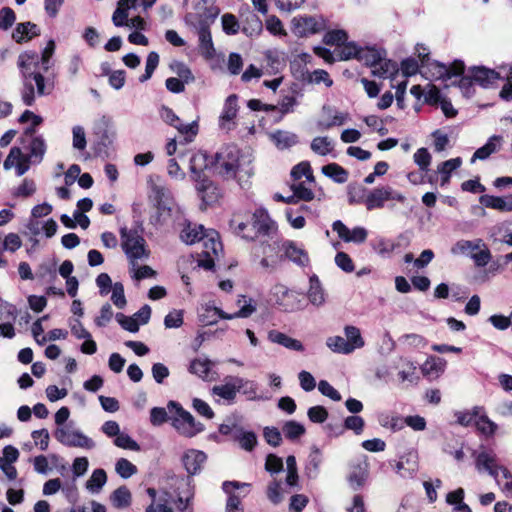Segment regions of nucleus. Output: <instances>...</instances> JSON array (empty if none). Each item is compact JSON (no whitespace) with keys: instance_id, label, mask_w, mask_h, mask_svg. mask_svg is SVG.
Returning a JSON list of instances; mask_svg holds the SVG:
<instances>
[{"instance_id":"nucleus-1","label":"nucleus","mask_w":512,"mask_h":512,"mask_svg":"<svg viewBox=\"0 0 512 512\" xmlns=\"http://www.w3.org/2000/svg\"><path fill=\"white\" fill-rule=\"evenodd\" d=\"M34 121L27 126L19 138L22 148L27 151L23 153L20 147H12L7 158L4 161V169L9 170L15 165L16 175H24L30 168V165H36L42 162L47 150V144L42 135H36Z\"/></svg>"},{"instance_id":"nucleus-2","label":"nucleus","mask_w":512,"mask_h":512,"mask_svg":"<svg viewBox=\"0 0 512 512\" xmlns=\"http://www.w3.org/2000/svg\"><path fill=\"white\" fill-rule=\"evenodd\" d=\"M18 67L22 75L23 88L21 98L25 105L32 106L35 102V88L39 96L47 94L45 91V78L39 69L38 53L34 51H25L18 56Z\"/></svg>"},{"instance_id":"nucleus-3","label":"nucleus","mask_w":512,"mask_h":512,"mask_svg":"<svg viewBox=\"0 0 512 512\" xmlns=\"http://www.w3.org/2000/svg\"><path fill=\"white\" fill-rule=\"evenodd\" d=\"M221 153L217 152L210 156L206 151L194 152L189 159V170L194 182H200L206 178L221 174L222 165H219Z\"/></svg>"},{"instance_id":"nucleus-4","label":"nucleus","mask_w":512,"mask_h":512,"mask_svg":"<svg viewBox=\"0 0 512 512\" xmlns=\"http://www.w3.org/2000/svg\"><path fill=\"white\" fill-rule=\"evenodd\" d=\"M167 409L169 413H174L170 418L171 425L180 435L192 438L204 430V425L197 422L180 403L171 400L167 404Z\"/></svg>"},{"instance_id":"nucleus-5","label":"nucleus","mask_w":512,"mask_h":512,"mask_svg":"<svg viewBox=\"0 0 512 512\" xmlns=\"http://www.w3.org/2000/svg\"><path fill=\"white\" fill-rule=\"evenodd\" d=\"M120 237L121 247L133 267L136 266L138 260L149 258L150 251L146 247V241L136 229L122 227Z\"/></svg>"},{"instance_id":"nucleus-6","label":"nucleus","mask_w":512,"mask_h":512,"mask_svg":"<svg viewBox=\"0 0 512 512\" xmlns=\"http://www.w3.org/2000/svg\"><path fill=\"white\" fill-rule=\"evenodd\" d=\"M250 226L249 233H245V240L249 242L263 237L273 239L278 233L277 223L264 208H258L250 213Z\"/></svg>"},{"instance_id":"nucleus-7","label":"nucleus","mask_w":512,"mask_h":512,"mask_svg":"<svg viewBox=\"0 0 512 512\" xmlns=\"http://www.w3.org/2000/svg\"><path fill=\"white\" fill-rule=\"evenodd\" d=\"M198 37V49L201 56L209 62L212 70H221L222 62L224 60L222 59L221 54H216V50L212 42L211 32L207 26V22L201 23V25L198 27Z\"/></svg>"},{"instance_id":"nucleus-8","label":"nucleus","mask_w":512,"mask_h":512,"mask_svg":"<svg viewBox=\"0 0 512 512\" xmlns=\"http://www.w3.org/2000/svg\"><path fill=\"white\" fill-rule=\"evenodd\" d=\"M55 439L68 447H80L92 449L95 446L94 441L81 431L74 430L70 425L57 427L54 431Z\"/></svg>"},{"instance_id":"nucleus-9","label":"nucleus","mask_w":512,"mask_h":512,"mask_svg":"<svg viewBox=\"0 0 512 512\" xmlns=\"http://www.w3.org/2000/svg\"><path fill=\"white\" fill-rule=\"evenodd\" d=\"M388 200H396L400 203H404L406 201V197L390 186H381L371 190L367 194L364 203L367 210L371 211L383 208L385 202Z\"/></svg>"},{"instance_id":"nucleus-10","label":"nucleus","mask_w":512,"mask_h":512,"mask_svg":"<svg viewBox=\"0 0 512 512\" xmlns=\"http://www.w3.org/2000/svg\"><path fill=\"white\" fill-rule=\"evenodd\" d=\"M243 161L244 159L240 156V151L236 146L226 147V181L235 179L243 187L242 178L250 175L249 170L243 167Z\"/></svg>"},{"instance_id":"nucleus-11","label":"nucleus","mask_w":512,"mask_h":512,"mask_svg":"<svg viewBox=\"0 0 512 512\" xmlns=\"http://www.w3.org/2000/svg\"><path fill=\"white\" fill-rule=\"evenodd\" d=\"M325 20L321 16H298L291 22V30L298 37H308L324 30Z\"/></svg>"},{"instance_id":"nucleus-12","label":"nucleus","mask_w":512,"mask_h":512,"mask_svg":"<svg viewBox=\"0 0 512 512\" xmlns=\"http://www.w3.org/2000/svg\"><path fill=\"white\" fill-rule=\"evenodd\" d=\"M237 392H241L252 400L256 398L255 382L237 376H226V403L234 402Z\"/></svg>"},{"instance_id":"nucleus-13","label":"nucleus","mask_w":512,"mask_h":512,"mask_svg":"<svg viewBox=\"0 0 512 512\" xmlns=\"http://www.w3.org/2000/svg\"><path fill=\"white\" fill-rule=\"evenodd\" d=\"M250 488V483L226 481V512H243L241 502L250 493Z\"/></svg>"},{"instance_id":"nucleus-14","label":"nucleus","mask_w":512,"mask_h":512,"mask_svg":"<svg viewBox=\"0 0 512 512\" xmlns=\"http://www.w3.org/2000/svg\"><path fill=\"white\" fill-rule=\"evenodd\" d=\"M369 475V463L365 456L353 460L350 463V472L347 477L353 490H359L366 482Z\"/></svg>"},{"instance_id":"nucleus-15","label":"nucleus","mask_w":512,"mask_h":512,"mask_svg":"<svg viewBox=\"0 0 512 512\" xmlns=\"http://www.w3.org/2000/svg\"><path fill=\"white\" fill-rule=\"evenodd\" d=\"M226 435L239 445V447L247 452H251L256 447L258 440L253 431H247L241 426L229 427L226 424Z\"/></svg>"},{"instance_id":"nucleus-16","label":"nucleus","mask_w":512,"mask_h":512,"mask_svg":"<svg viewBox=\"0 0 512 512\" xmlns=\"http://www.w3.org/2000/svg\"><path fill=\"white\" fill-rule=\"evenodd\" d=\"M332 229L338 234V237L344 242L363 243L367 238V230L363 227H355L350 230L341 220H336L332 224Z\"/></svg>"},{"instance_id":"nucleus-17","label":"nucleus","mask_w":512,"mask_h":512,"mask_svg":"<svg viewBox=\"0 0 512 512\" xmlns=\"http://www.w3.org/2000/svg\"><path fill=\"white\" fill-rule=\"evenodd\" d=\"M196 189L205 207L217 203L221 197V189L217 187L210 178L197 182Z\"/></svg>"},{"instance_id":"nucleus-18","label":"nucleus","mask_w":512,"mask_h":512,"mask_svg":"<svg viewBox=\"0 0 512 512\" xmlns=\"http://www.w3.org/2000/svg\"><path fill=\"white\" fill-rule=\"evenodd\" d=\"M470 73L476 84L483 88L493 85L502 76V72L488 69L483 66H474L470 69Z\"/></svg>"},{"instance_id":"nucleus-19","label":"nucleus","mask_w":512,"mask_h":512,"mask_svg":"<svg viewBox=\"0 0 512 512\" xmlns=\"http://www.w3.org/2000/svg\"><path fill=\"white\" fill-rule=\"evenodd\" d=\"M229 227L234 235L245 240V233H249V228H251L250 212L245 210L233 213Z\"/></svg>"},{"instance_id":"nucleus-20","label":"nucleus","mask_w":512,"mask_h":512,"mask_svg":"<svg viewBox=\"0 0 512 512\" xmlns=\"http://www.w3.org/2000/svg\"><path fill=\"white\" fill-rule=\"evenodd\" d=\"M40 35V28L30 21L18 23L13 30L12 38L17 43L28 42Z\"/></svg>"},{"instance_id":"nucleus-21","label":"nucleus","mask_w":512,"mask_h":512,"mask_svg":"<svg viewBox=\"0 0 512 512\" xmlns=\"http://www.w3.org/2000/svg\"><path fill=\"white\" fill-rule=\"evenodd\" d=\"M223 318L224 311L214 301H208L199 309V320L203 325H213Z\"/></svg>"},{"instance_id":"nucleus-22","label":"nucleus","mask_w":512,"mask_h":512,"mask_svg":"<svg viewBox=\"0 0 512 512\" xmlns=\"http://www.w3.org/2000/svg\"><path fill=\"white\" fill-rule=\"evenodd\" d=\"M205 460L206 455L202 451L192 449L186 452L182 457V463L189 474L188 477L197 474Z\"/></svg>"},{"instance_id":"nucleus-23","label":"nucleus","mask_w":512,"mask_h":512,"mask_svg":"<svg viewBox=\"0 0 512 512\" xmlns=\"http://www.w3.org/2000/svg\"><path fill=\"white\" fill-rule=\"evenodd\" d=\"M398 240H406V237L404 234H400L398 236ZM400 245V242L395 243L394 241L381 236H378L370 241L371 248L383 257L389 256L395 249L400 247Z\"/></svg>"},{"instance_id":"nucleus-24","label":"nucleus","mask_w":512,"mask_h":512,"mask_svg":"<svg viewBox=\"0 0 512 512\" xmlns=\"http://www.w3.org/2000/svg\"><path fill=\"white\" fill-rule=\"evenodd\" d=\"M502 137L499 135H493L491 136L488 141L480 148H478L472 158L470 159V162L473 164L476 160H485L490 157L493 153H496L501 146Z\"/></svg>"},{"instance_id":"nucleus-25","label":"nucleus","mask_w":512,"mask_h":512,"mask_svg":"<svg viewBox=\"0 0 512 512\" xmlns=\"http://www.w3.org/2000/svg\"><path fill=\"white\" fill-rule=\"evenodd\" d=\"M236 305L239 309L233 313H226V320L234 318H247L256 311L255 301L245 295H240L238 297Z\"/></svg>"},{"instance_id":"nucleus-26","label":"nucleus","mask_w":512,"mask_h":512,"mask_svg":"<svg viewBox=\"0 0 512 512\" xmlns=\"http://www.w3.org/2000/svg\"><path fill=\"white\" fill-rule=\"evenodd\" d=\"M205 232L206 229L203 225H196L186 221L183 229L181 230L180 239L187 245H193L194 243L201 241Z\"/></svg>"},{"instance_id":"nucleus-27","label":"nucleus","mask_w":512,"mask_h":512,"mask_svg":"<svg viewBox=\"0 0 512 512\" xmlns=\"http://www.w3.org/2000/svg\"><path fill=\"white\" fill-rule=\"evenodd\" d=\"M285 256L298 266L305 267L309 264V256L305 250L299 248L293 241L283 244Z\"/></svg>"},{"instance_id":"nucleus-28","label":"nucleus","mask_w":512,"mask_h":512,"mask_svg":"<svg viewBox=\"0 0 512 512\" xmlns=\"http://www.w3.org/2000/svg\"><path fill=\"white\" fill-rule=\"evenodd\" d=\"M268 339L273 343L279 344L293 351L302 352L304 350V346L299 340L294 339L277 330L270 331L268 334Z\"/></svg>"},{"instance_id":"nucleus-29","label":"nucleus","mask_w":512,"mask_h":512,"mask_svg":"<svg viewBox=\"0 0 512 512\" xmlns=\"http://www.w3.org/2000/svg\"><path fill=\"white\" fill-rule=\"evenodd\" d=\"M386 57V51L374 47H361L358 60L374 68Z\"/></svg>"},{"instance_id":"nucleus-30","label":"nucleus","mask_w":512,"mask_h":512,"mask_svg":"<svg viewBox=\"0 0 512 512\" xmlns=\"http://www.w3.org/2000/svg\"><path fill=\"white\" fill-rule=\"evenodd\" d=\"M322 461L323 457L320 449L317 446H312L305 467V472L308 478L315 479L318 476Z\"/></svg>"},{"instance_id":"nucleus-31","label":"nucleus","mask_w":512,"mask_h":512,"mask_svg":"<svg viewBox=\"0 0 512 512\" xmlns=\"http://www.w3.org/2000/svg\"><path fill=\"white\" fill-rule=\"evenodd\" d=\"M219 13L220 9L218 7L210 5L209 7H205V11L201 15L192 13L187 14L185 20L187 23L191 24H195L197 21L198 26H200L201 23H206L207 21V26L209 27L210 23L214 22Z\"/></svg>"},{"instance_id":"nucleus-32","label":"nucleus","mask_w":512,"mask_h":512,"mask_svg":"<svg viewBox=\"0 0 512 512\" xmlns=\"http://www.w3.org/2000/svg\"><path fill=\"white\" fill-rule=\"evenodd\" d=\"M310 287L308 290V299L314 306H321L325 303V293L320 280L316 275L309 279Z\"/></svg>"},{"instance_id":"nucleus-33","label":"nucleus","mask_w":512,"mask_h":512,"mask_svg":"<svg viewBox=\"0 0 512 512\" xmlns=\"http://www.w3.org/2000/svg\"><path fill=\"white\" fill-rule=\"evenodd\" d=\"M475 458V467L478 472H486L497 464V456L493 451H481L473 453Z\"/></svg>"},{"instance_id":"nucleus-34","label":"nucleus","mask_w":512,"mask_h":512,"mask_svg":"<svg viewBox=\"0 0 512 512\" xmlns=\"http://www.w3.org/2000/svg\"><path fill=\"white\" fill-rule=\"evenodd\" d=\"M322 173L339 184L345 183L349 176L348 171L337 163H329L323 166Z\"/></svg>"},{"instance_id":"nucleus-35","label":"nucleus","mask_w":512,"mask_h":512,"mask_svg":"<svg viewBox=\"0 0 512 512\" xmlns=\"http://www.w3.org/2000/svg\"><path fill=\"white\" fill-rule=\"evenodd\" d=\"M398 71V64L384 57V59L376 67L372 69V74L379 78H392L398 73Z\"/></svg>"},{"instance_id":"nucleus-36","label":"nucleus","mask_w":512,"mask_h":512,"mask_svg":"<svg viewBox=\"0 0 512 512\" xmlns=\"http://www.w3.org/2000/svg\"><path fill=\"white\" fill-rule=\"evenodd\" d=\"M201 241H203L204 250H209L213 255H218V251L223 248L219 232L213 229L206 230Z\"/></svg>"},{"instance_id":"nucleus-37","label":"nucleus","mask_w":512,"mask_h":512,"mask_svg":"<svg viewBox=\"0 0 512 512\" xmlns=\"http://www.w3.org/2000/svg\"><path fill=\"white\" fill-rule=\"evenodd\" d=\"M361 47L355 42H344L339 47H335V53L338 56V61H346L350 59L359 58Z\"/></svg>"},{"instance_id":"nucleus-38","label":"nucleus","mask_w":512,"mask_h":512,"mask_svg":"<svg viewBox=\"0 0 512 512\" xmlns=\"http://www.w3.org/2000/svg\"><path fill=\"white\" fill-rule=\"evenodd\" d=\"M155 193V206L159 212V215H162L163 213H167L168 215L171 213V204L172 200L169 197V193L167 190L163 187H155L154 188Z\"/></svg>"},{"instance_id":"nucleus-39","label":"nucleus","mask_w":512,"mask_h":512,"mask_svg":"<svg viewBox=\"0 0 512 512\" xmlns=\"http://www.w3.org/2000/svg\"><path fill=\"white\" fill-rule=\"evenodd\" d=\"M462 164V159L456 157L440 163L437 167V172L441 174V186L446 185L450 180L451 173L458 169Z\"/></svg>"},{"instance_id":"nucleus-40","label":"nucleus","mask_w":512,"mask_h":512,"mask_svg":"<svg viewBox=\"0 0 512 512\" xmlns=\"http://www.w3.org/2000/svg\"><path fill=\"white\" fill-rule=\"evenodd\" d=\"M483 410L484 407L482 406H474L471 410L457 411L455 413L457 423L464 427H469L472 424L475 425V421Z\"/></svg>"},{"instance_id":"nucleus-41","label":"nucleus","mask_w":512,"mask_h":512,"mask_svg":"<svg viewBox=\"0 0 512 512\" xmlns=\"http://www.w3.org/2000/svg\"><path fill=\"white\" fill-rule=\"evenodd\" d=\"M110 500L114 507L126 508L131 504V492L125 485L120 486L111 494Z\"/></svg>"},{"instance_id":"nucleus-42","label":"nucleus","mask_w":512,"mask_h":512,"mask_svg":"<svg viewBox=\"0 0 512 512\" xmlns=\"http://www.w3.org/2000/svg\"><path fill=\"white\" fill-rule=\"evenodd\" d=\"M476 429L486 437H492L497 431V424L493 422L485 413L481 412L475 421Z\"/></svg>"},{"instance_id":"nucleus-43","label":"nucleus","mask_w":512,"mask_h":512,"mask_svg":"<svg viewBox=\"0 0 512 512\" xmlns=\"http://www.w3.org/2000/svg\"><path fill=\"white\" fill-rule=\"evenodd\" d=\"M271 137L279 149H288L298 142L297 135L287 131H276Z\"/></svg>"},{"instance_id":"nucleus-44","label":"nucleus","mask_w":512,"mask_h":512,"mask_svg":"<svg viewBox=\"0 0 512 512\" xmlns=\"http://www.w3.org/2000/svg\"><path fill=\"white\" fill-rule=\"evenodd\" d=\"M437 66L439 68V77L443 79H450L453 76L462 75L465 69L464 62L461 60H455L450 66L442 63H437Z\"/></svg>"},{"instance_id":"nucleus-45","label":"nucleus","mask_w":512,"mask_h":512,"mask_svg":"<svg viewBox=\"0 0 512 512\" xmlns=\"http://www.w3.org/2000/svg\"><path fill=\"white\" fill-rule=\"evenodd\" d=\"M326 345L334 353L348 355L353 352V347H350L346 339L341 336L328 337Z\"/></svg>"},{"instance_id":"nucleus-46","label":"nucleus","mask_w":512,"mask_h":512,"mask_svg":"<svg viewBox=\"0 0 512 512\" xmlns=\"http://www.w3.org/2000/svg\"><path fill=\"white\" fill-rule=\"evenodd\" d=\"M344 333L346 336V342L349 343L350 347H353V352L356 349L364 347L365 341L358 327L353 325H346L344 327Z\"/></svg>"},{"instance_id":"nucleus-47","label":"nucleus","mask_w":512,"mask_h":512,"mask_svg":"<svg viewBox=\"0 0 512 512\" xmlns=\"http://www.w3.org/2000/svg\"><path fill=\"white\" fill-rule=\"evenodd\" d=\"M107 481L105 470L99 468L92 472V475L86 482V488L92 493H98Z\"/></svg>"},{"instance_id":"nucleus-48","label":"nucleus","mask_w":512,"mask_h":512,"mask_svg":"<svg viewBox=\"0 0 512 512\" xmlns=\"http://www.w3.org/2000/svg\"><path fill=\"white\" fill-rule=\"evenodd\" d=\"M182 485L185 486V490L178 493L177 499V508L181 511L187 508L190 499L194 495V485L192 478L186 477V479H183Z\"/></svg>"},{"instance_id":"nucleus-49","label":"nucleus","mask_w":512,"mask_h":512,"mask_svg":"<svg viewBox=\"0 0 512 512\" xmlns=\"http://www.w3.org/2000/svg\"><path fill=\"white\" fill-rule=\"evenodd\" d=\"M174 128L184 136L185 143L192 142L199 132V124L197 120L184 124L180 119Z\"/></svg>"},{"instance_id":"nucleus-50","label":"nucleus","mask_w":512,"mask_h":512,"mask_svg":"<svg viewBox=\"0 0 512 512\" xmlns=\"http://www.w3.org/2000/svg\"><path fill=\"white\" fill-rule=\"evenodd\" d=\"M310 147L314 153L320 156H326L330 154L333 150L332 142L329 140L327 136L315 137L312 140Z\"/></svg>"},{"instance_id":"nucleus-51","label":"nucleus","mask_w":512,"mask_h":512,"mask_svg":"<svg viewBox=\"0 0 512 512\" xmlns=\"http://www.w3.org/2000/svg\"><path fill=\"white\" fill-rule=\"evenodd\" d=\"M282 431L285 437L289 440H296L305 434V427L294 420H289L283 425Z\"/></svg>"},{"instance_id":"nucleus-52","label":"nucleus","mask_w":512,"mask_h":512,"mask_svg":"<svg viewBox=\"0 0 512 512\" xmlns=\"http://www.w3.org/2000/svg\"><path fill=\"white\" fill-rule=\"evenodd\" d=\"M115 470L123 479H128L137 473V467L126 458H120L117 460Z\"/></svg>"},{"instance_id":"nucleus-53","label":"nucleus","mask_w":512,"mask_h":512,"mask_svg":"<svg viewBox=\"0 0 512 512\" xmlns=\"http://www.w3.org/2000/svg\"><path fill=\"white\" fill-rule=\"evenodd\" d=\"M159 64V55L155 51H151L146 58L145 73L139 77V81L144 83L148 81Z\"/></svg>"},{"instance_id":"nucleus-54","label":"nucleus","mask_w":512,"mask_h":512,"mask_svg":"<svg viewBox=\"0 0 512 512\" xmlns=\"http://www.w3.org/2000/svg\"><path fill=\"white\" fill-rule=\"evenodd\" d=\"M291 177L295 181L300 180L302 177H306V179L309 181L314 180L310 163L303 161L295 165L291 170Z\"/></svg>"},{"instance_id":"nucleus-55","label":"nucleus","mask_w":512,"mask_h":512,"mask_svg":"<svg viewBox=\"0 0 512 512\" xmlns=\"http://www.w3.org/2000/svg\"><path fill=\"white\" fill-rule=\"evenodd\" d=\"M348 40V35L344 30H331L328 31L323 38V42L327 45H335L339 47Z\"/></svg>"},{"instance_id":"nucleus-56","label":"nucleus","mask_w":512,"mask_h":512,"mask_svg":"<svg viewBox=\"0 0 512 512\" xmlns=\"http://www.w3.org/2000/svg\"><path fill=\"white\" fill-rule=\"evenodd\" d=\"M379 423L382 427L390 428L394 432L404 428V421L403 418L400 416L382 414L379 417Z\"/></svg>"},{"instance_id":"nucleus-57","label":"nucleus","mask_w":512,"mask_h":512,"mask_svg":"<svg viewBox=\"0 0 512 512\" xmlns=\"http://www.w3.org/2000/svg\"><path fill=\"white\" fill-rule=\"evenodd\" d=\"M479 202L487 208L506 212L505 197L482 195Z\"/></svg>"},{"instance_id":"nucleus-58","label":"nucleus","mask_w":512,"mask_h":512,"mask_svg":"<svg viewBox=\"0 0 512 512\" xmlns=\"http://www.w3.org/2000/svg\"><path fill=\"white\" fill-rule=\"evenodd\" d=\"M414 162L422 172H428L432 156L426 148H419L413 156Z\"/></svg>"},{"instance_id":"nucleus-59","label":"nucleus","mask_w":512,"mask_h":512,"mask_svg":"<svg viewBox=\"0 0 512 512\" xmlns=\"http://www.w3.org/2000/svg\"><path fill=\"white\" fill-rule=\"evenodd\" d=\"M266 495L272 504L278 505L281 503L283 500L281 493V482L278 480L271 481L267 486Z\"/></svg>"},{"instance_id":"nucleus-60","label":"nucleus","mask_w":512,"mask_h":512,"mask_svg":"<svg viewBox=\"0 0 512 512\" xmlns=\"http://www.w3.org/2000/svg\"><path fill=\"white\" fill-rule=\"evenodd\" d=\"M290 188L293 191L296 201H310L314 198L313 191L307 188L303 182L293 183Z\"/></svg>"},{"instance_id":"nucleus-61","label":"nucleus","mask_w":512,"mask_h":512,"mask_svg":"<svg viewBox=\"0 0 512 512\" xmlns=\"http://www.w3.org/2000/svg\"><path fill=\"white\" fill-rule=\"evenodd\" d=\"M55 50V42L53 40H49L46 47L42 51L41 58L38 57L39 67L44 72H47L51 67V57Z\"/></svg>"},{"instance_id":"nucleus-62","label":"nucleus","mask_w":512,"mask_h":512,"mask_svg":"<svg viewBox=\"0 0 512 512\" xmlns=\"http://www.w3.org/2000/svg\"><path fill=\"white\" fill-rule=\"evenodd\" d=\"M115 318L124 330L131 333L139 331V322L133 316H126L123 313H117Z\"/></svg>"},{"instance_id":"nucleus-63","label":"nucleus","mask_w":512,"mask_h":512,"mask_svg":"<svg viewBox=\"0 0 512 512\" xmlns=\"http://www.w3.org/2000/svg\"><path fill=\"white\" fill-rule=\"evenodd\" d=\"M344 429L352 430L356 435H360L363 432L365 421L361 416L352 415L344 419Z\"/></svg>"},{"instance_id":"nucleus-64","label":"nucleus","mask_w":512,"mask_h":512,"mask_svg":"<svg viewBox=\"0 0 512 512\" xmlns=\"http://www.w3.org/2000/svg\"><path fill=\"white\" fill-rule=\"evenodd\" d=\"M16 20V14L10 7H3L0 9V29L7 31L10 29Z\"/></svg>"}]
</instances>
